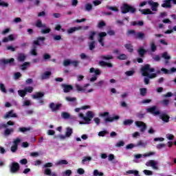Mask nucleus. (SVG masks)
<instances>
[{
    "mask_svg": "<svg viewBox=\"0 0 176 176\" xmlns=\"http://www.w3.org/2000/svg\"><path fill=\"white\" fill-rule=\"evenodd\" d=\"M147 113L155 116H159V119L162 120V122L168 123L170 122V116L166 113H160V111L156 110V106H153L147 108Z\"/></svg>",
    "mask_w": 176,
    "mask_h": 176,
    "instance_id": "nucleus-1",
    "label": "nucleus"
},
{
    "mask_svg": "<svg viewBox=\"0 0 176 176\" xmlns=\"http://www.w3.org/2000/svg\"><path fill=\"white\" fill-rule=\"evenodd\" d=\"M78 117L84 120V121L85 122H80V124H89V122H91V119H94V122H95V124H98L100 123V119H98V118H93V117H94V115H93V112L91 111H87V113H85V116H83V113H80L78 114Z\"/></svg>",
    "mask_w": 176,
    "mask_h": 176,
    "instance_id": "nucleus-2",
    "label": "nucleus"
},
{
    "mask_svg": "<svg viewBox=\"0 0 176 176\" xmlns=\"http://www.w3.org/2000/svg\"><path fill=\"white\" fill-rule=\"evenodd\" d=\"M155 72V68H151V65L146 64L143 65V67H141V76L147 77V79H153L156 78V74H151Z\"/></svg>",
    "mask_w": 176,
    "mask_h": 176,
    "instance_id": "nucleus-3",
    "label": "nucleus"
},
{
    "mask_svg": "<svg viewBox=\"0 0 176 176\" xmlns=\"http://www.w3.org/2000/svg\"><path fill=\"white\" fill-rule=\"evenodd\" d=\"M52 167V163L47 162L45 164H43V168H51ZM43 174L46 176H56V173L54 172H52L50 168H45L43 170Z\"/></svg>",
    "mask_w": 176,
    "mask_h": 176,
    "instance_id": "nucleus-4",
    "label": "nucleus"
},
{
    "mask_svg": "<svg viewBox=\"0 0 176 176\" xmlns=\"http://www.w3.org/2000/svg\"><path fill=\"white\" fill-rule=\"evenodd\" d=\"M121 12L122 13H129V12L134 13V12H135V8L133 6H129L128 4H124L121 7Z\"/></svg>",
    "mask_w": 176,
    "mask_h": 176,
    "instance_id": "nucleus-5",
    "label": "nucleus"
},
{
    "mask_svg": "<svg viewBox=\"0 0 176 176\" xmlns=\"http://www.w3.org/2000/svg\"><path fill=\"white\" fill-rule=\"evenodd\" d=\"M10 173H16L18 170H20V165L17 162H12L10 166Z\"/></svg>",
    "mask_w": 176,
    "mask_h": 176,
    "instance_id": "nucleus-6",
    "label": "nucleus"
},
{
    "mask_svg": "<svg viewBox=\"0 0 176 176\" xmlns=\"http://www.w3.org/2000/svg\"><path fill=\"white\" fill-rule=\"evenodd\" d=\"M18 144H20V139L16 138L14 141H12V146H10V152L16 153L18 151Z\"/></svg>",
    "mask_w": 176,
    "mask_h": 176,
    "instance_id": "nucleus-7",
    "label": "nucleus"
},
{
    "mask_svg": "<svg viewBox=\"0 0 176 176\" xmlns=\"http://www.w3.org/2000/svg\"><path fill=\"white\" fill-rule=\"evenodd\" d=\"M62 107V104H54V102L49 103V109H51L52 112H56L60 110V107Z\"/></svg>",
    "mask_w": 176,
    "mask_h": 176,
    "instance_id": "nucleus-8",
    "label": "nucleus"
},
{
    "mask_svg": "<svg viewBox=\"0 0 176 176\" xmlns=\"http://www.w3.org/2000/svg\"><path fill=\"white\" fill-rule=\"evenodd\" d=\"M135 126H138V128H141V129H140L141 133L145 132V130L146 129V125L144 122L141 121H135Z\"/></svg>",
    "mask_w": 176,
    "mask_h": 176,
    "instance_id": "nucleus-9",
    "label": "nucleus"
},
{
    "mask_svg": "<svg viewBox=\"0 0 176 176\" xmlns=\"http://www.w3.org/2000/svg\"><path fill=\"white\" fill-rule=\"evenodd\" d=\"M0 63L2 65H8L12 66L14 65V58H10V59H1Z\"/></svg>",
    "mask_w": 176,
    "mask_h": 176,
    "instance_id": "nucleus-10",
    "label": "nucleus"
},
{
    "mask_svg": "<svg viewBox=\"0 0 176 176\" xmlns=\"http://www.w3.org/2000/svg\"><path fill=\"white\" fill-rule=\"evenodd\" d=\"M148 3L151 6V10H153V12H157V8H159V3L151 0L148 2Z\"/></svg>",
    "mask_w": 176,
    "mask_h": 176,
    "instance_id": "nucleus-11",
    "label": "nucleus"
},
{
    "mask_svg": "<svg viewBox=\"0 0 176 176\" xmlns=\"http://www.w3.org/2000/svg\"><path fill=\"white\" fill-rule=\"evenodd\" d=\"M61 87H63V91L65 93H69L70 91L74 89V87L72 85L63 84L61 85Z\"/></svg>",
    "mask_w": 176,
    "mask_h": 176,
    "instance_id": "nucleus-12",
    "label": "nucleus"
},
{
    "mask_svg": "<svg viewBox=\"0 0 176 176\" xmlns=\"http://www.w3.org/2000/svg\"><path fill=\"white\" fill-rule=\"evenodd\" d=\"M17 115H16V113H14V111L13 110H10V111L7 112V113L5 114V116H3V118L5 119H8L10 118H16Z\"/></svg>",
    "mask_w": 176,
    "mask_h": 176,
    "instance_id": "nucleus-13",
    "label": "nucleus"
},
{
    "mask_svg": "<svg viewBox=\"0 0 176 176\" xmlns=\"http://www.w3.org/2000/svg\"><path fill=\"white\" fill-rule=\"evenodd\" d=\"M119 119L120 116H114L113 117H107L106 118H104V123L112 122Z\"/></svg>",
    "mask_w": 176,
    "mask_h": 176,
    "instance_id": "nucleus-14",
    "label": "nucleus"
},
{
    "mask_svg": "<svg viewBox=\"0 0 176 176\" xmlns=\"http://www.w3.org/2000/svg\"><path fill=\"white\" fill-rule=\"evenodd\" d=\"M145 54H146V50L143 49V47H140V49H138V54L140 58L145 57Z\"/></svg>",
    "mask_w": 176,
    "mask_h": 176,
    "instance_id": "nucleus-15",
    "label": "nucleus"
},
{
    "mask_svg": "<svg viewBox=\"0 0 176 176\" xmlns=\"http://www.w3.org/2000/svg\"><path fill=\"white\" fill-rule=\"evenodd\" d=\"M45 94L43 92H36L35 94L32 95V98L34 100H38L44 97Z\"/></svg>",
    "mask_w": 176,
    "mask_h": 176,
    "instance_id": "nucleus-16",
    "label": "nucleus"
},
{
    "mask_svg": "<svg viewBox=\"0 0 176 176\" xmlns=\"http://www.w3.org/2000/svg\"><path fill=\"white\" fill-rule=\"evenodd\" d=\"M89 87V84H85L84 85V87L79 86V85H76V91H78V92H85V88Z\"/></svg>",
    "mask_w": 176,
    "mask_h": 176,
    "instance_id": "nucleus-17",
    "label": "nucleus"
},
{
    "mask_svg": "<svg viewBox=\"0 0 176 176\" xmlns=\"http://www.w3.org/2000/svg\"><path fill=\"white\" fill-rule=\"evenodd\" d=\"M16 36L14 34H10L8 37H6L3 39V42H4L5 43L10 41H14V38Z\"/></svg>",
    "mask_w": 176,
    "mask_h": 176,
    "instance_id": "nucleus-18",
    "label": "nucleus"
},
{
    "mask_svg": "<svg viewBox=\"0 0 176 176\" xmlns=\"http://www.w3.org/2000/svg\"><path fill=\"white\" fill-rule=\"evenodd\" d=\"M98 36H99V39H98L99 43H102V42H104V36H107V32H102L98 34Z\"/></svg>",
    "mask_w": 176,
    "mask_h": 176,
    "instance_id": "nucleus-19",
    "label": "nucleus"
},
{
    "mask_svg": "<svg viewBox=\"0 0 176 176\" xmlns=\"http://www.w3.org/2000/svg\"><path fill=\"white\" fill-rule=\"evenodd\" d=\"M50 76H51V72H45L41 74V80L49 79Z\"/></svg>",
    "mask_w": 176,
    "mask_h": 176,
    "instance_id": "nucleus-20",
    "label": "nucleus"
},
{
    "mask_svg": "<svg viewBox=\"0 0 176 176\" xmlns=\"http://www.w3.org/2000/svg\"><path fill=\"white\" fill-rule=\"evenodd\" d=\"M151 155H155V153L149 152L147 154H145L144 155H141V154H135V159H141L142 157H149Z\"/></svg>",
    "mask_w": 176,
    "mask_h": 176,
    "instance_id": "nucleus-21",
    "label": "nucleus"
},
{
    "mask_svg": "<svg viewBox=\"0 0 176 176\" xmlns=\"http://www.w3.org/2000/svg\"><path fill=\"white\" fill-rule=\"evenodd\" d=\"M139 11L142 14H153V12H152L149 8L139 10Z\"/></svg>",
    "mask_w": 176,
    "mask_h": 176,
    "instance_id": "nucleus-22",
    "label": "nucleus"
},
{
    "mask_svg": "<svg viewBox=\"0 0 176 176\" xmlns=\"http://www.w3.org/2000/svg\"><path fill=\"white\" fill-rule=\"evenodd\" d=\"M162 58H164V64L165 65H168V63H169V60H170V56H168V53L167 52H164L162 53Z\"/></svg>",
    "mask_w": 176,
    "mask_h": 176,
    "instance_id": "nucleus-23",
    "label": "nucleus"
},
{
    "mask_svg": "<svg viewBox=\"0 0 176 176\" xmlns=\"http://www.w3.org/2000/svg\"><path fill=\"white\" fill-rule=\"evenodd\" d=\"M79 30H82V26L79 27H74V28H71L67 30V34H72L75 32V31H79Z\"/></svg>",
    "mask_w": 176,
    "mask_h": 176,
    "instance_id": "nucleus-24",
    "label": "nucleus"
},
{
    "mask_svg": "<svg viewBox=\"0 0 176 176\" xmlns=\"http://www.w3.org/2000/svg\"><path fill=\"white\" fill-rule=\"evenodd\" d=\"M18 92H28L32 94V92H33V87H28L24 88V89L18 90Z\"/></svg>",
    "mask_w": 176,
    "mask_h": 176,
    "instance_id": "nucleus-25",
    "label": "nucleus"
},
{
    "mask_svg": "<svg viewBox=\"0 0 176 176\" xmlns=\"http://www.w3.org/2000/svg\"><path fill=\"white\" fill-rule=\"evenodd\" d=\"M144 38H145V34L144 32H140L135 34V39H144Z\"/></svg>",
    "mask_w": 176,
    "mask_h": 176,
    "instance_id": "nucleus-26",
    "label": "nucleus"
},
{
    "mask_svg": "<svg viewBox=\"0 0 176 176\" xmlns=\"http://www.w3.org/2000/svg\"><path fill=\"white\" fill-rule=\"evenodd\" d=\"M171 0H166L164 3L162 4V8H171Z\"/></svg>",
    "mask_w": 176,
    "mask_h": 176,
    "instance_id": "nucleus-27",
    "label": "nucleus"
},
{
    "mask_svg": "<svg viewBox=\"0 0 176 176\" xmlns=\"http://www.w3.org/2000/svg\"><path fill=\"white\" fill-rule=\"evenodd\" d=\"M37 45H34L32 47L31 53L32 56H37Z\"/></svg>",
    "mask_w": 176,
    "mask_h": 176,
    "instance_id": "nucleus-28",
    "label": "nucleus"
},
{
    "mask_svg": "<svg viewBox=\"0 0 176 176\" xmlns=\"http://www.w3.org/2000/svg\"><path fill=\"white\" fill-rule=\"evenodd\" d=\"M68 164V161H66V160H60L58 161H56V166H63V165H67Z\"/></svg>",
    "mask_w": 176,
    "mask_h": 176,
    "instance_id": "nucleus-29",
    "label": "nucleus"
},
{
    "mask_svg": "<svg viewBox=\"0 0 176 176\" xmlns=\"http://www.w3.org/2000/svg\"><path fill=\"white\" fill-rule=\"evenodd\" d=\"M126 174L133 175V176H139V171H137L135 170H129L128 171H126Z\"/></svg>",
    "mask_w": 176,
    "mask_h": 176,
    "instance_id": "nucleus-30",
    "label": "nucleus"
},
{
    "mask_svg": "<svg viewBox=\"0 0 176 176\" xmlns=\"http://www.w3.org/2000/svg\"><path fill=\"white\" fill-rule=\"evenodd\" d=\"M89 73H95V76L100 75V70L99 69H95V68H89Z\"/></svg>",
    "mask_w": 176,
    "mask_h": 176,
    "instance_id": "nucleus-31",
    "label": "nucleus"
},
{
    "mask_svg": "<svg viewBox=\"0 0 176 176\" xmlns=\"http://www.w3.org/2000/svg\"><path fill=\"white\" fill-rule=\"evenodd\" d=\"M133 146H141V148H145V146H146V142H143V141H138V144H133Z\"/></svg>",
    "mask_w": 176,
    "mask_h": 176,
    "instance_id": "nucleus-32",
    "label": "nucleus"
},
{
    "mask_svg": "<svg viewBox=\"0 0 176 176\" xmlns=\"http://www.w3.org/2000/svg\"><path fill=\"white\" fill-rule=\"evenodd\" d=\"M146 166L153 167V168H156V162L153 160H149V162H147V164H146Z\"/></svg>",
    "mask_w": 176,
    "mask_h": 176,
    "instance_id": "nucleus-33",
    "label": "nucleus"
},
{
    "mask_svg": "<svg viewBox=\"0 0 176 176\" xmlns=\"http://www.w3.org/2000/svg\"><path fill=\"white\" fill-rule=\"evenodd\" d=\"M28 131H30V128H26V127L18 128V133H24L28 132Z\"/></svg>",
    "mask_w": 176,
    "mask_h": 176,
    "instance_id": "nucleus-34",
    "label": "nucleus"
},
{
    "mask_svg": "<svg viewBox=\"0 0 176 176\" xmlns=\"http://www.w3.org/2000/svg\"><path fill=\"white\" fill-rule=\"evenodd\" d=\"M36 27H38V28H46V24H43L42 21H41V20H38L36 21Z\"/></svg>",
    "mask_w": 176,
    "mask_h": 176,
    "instance_id": "nucleus-35",
    "label": "nucleus"
},
{
    "mask_svg": "<svg viewBox=\"0 0 176 176\" xmlns=\"http://www.w3.org/2000/svg\"><path fill=\"white\" fill-rule=\"evenodd\" d=\"M146 95V88L140 89V96H141V97H145Z\"/></svg>",
    "mask_w": 176,
    "mask_h": 176,
    "instance_id": "nucleus-36",
    "label": "nucleus"
},
{
    "mask_svg": "<svg viewBox=\"0 0 176 176\" xmlns=\"http://www.w3.org/2000/svg\"><path fill=\"white\" fill-rule=\"evenodd\" d=\"M116 58L120 60H126L127 59V56L126 54H122L116 56Z\"/></svg>",
    "mask_w": 176,
    "mask_h": 176,
    "instance_id": "nucleus-37",
    "label": "nucleus"
},
{
    "mask_svg": "<svg viewBox=\"0 0 176 176\" xmlns=\"http://www.w3.org/2000/svg\"><path fill=\"white\" fill-rule=\"evenodd\" d=\"M124 47H125L126 50H128V52H133V46L131 45H125Z\"/></svg>",
    "mask_w": 176,
    "mask_h": 176,
    "instance_id": "nucleus-38",
    "label": "nucleus"
},
{
    "mask_svg": "<svg viewBox=\"0 0 176 176\" xmlns=\"http://www.w3.org/2000/svg\"><path fill=\"white\" fill-rule=\"evenodd\" d=\"M160 72H162V74H170V71L165 68H162L160 69V70L157 71V74H160Z\"/></svg>",
    "mask_w": 176,
    "mask_h": 176,
    "instance_id": "nucleus-39",
    "label": "nucleus"
},
{
    "mask_svg": "<svg viewBox=\"0 0 176 176\" xmlns=\"http://www.w3.org/2000/svg\"><path fill=\"white\" fill-rule=\"evenodd\" d=\"M45 41V37H38L36 41H34V45H39Z\"/></svg>",
    "mask_w": 176,
    "mask_h": 176,
    "instance_id": "nucleus-40",
    "label": "nucleus"
},
{
    "mask_svg": "<svg viewBox=\"0 0 176 176\" xmlns=\"http://www.w3.org/2000/svg\"><path fill=\"white\" fill-rule=\"evenodd\" d=\"M131 124H133V120H124V122H123L124 126H129V125H131Z\"/></svg>",
    "mask_w": 176,
    "mask_h": 176,
    "instance_id": "nucleus-41",
    "label": "nucleus"
},
{
    "mask_svg": "<svg viewBox=\"0 0 176 176\" xmlns=\"http://www.w3.org/2000/svg\"><path fill=\"white\" fill-rule=\"evenodd\" d=\"M25 60V56L23 54L18 55V62H23Z\"/></svg>",
    "mask_w": 176,
    "mask_h": 176,
    "instance_id": "nucleus-42",
    "label": "nucleus"
},
{
    "mask_svg": "<svg viewBox=\"0 0 176 176\" xmlns=\"http://www.w3.org/2000/svg\"><path fill=\"white\" fill-rule=\"evenodd\" d=\"M107 9H109V10H113V12H118V7L116 6H107Z\"/></svg>",
    "mask_w": 176,
    "mask_h": 176,
    "instance_id": "nucleus-43",
    "label": "nucleus"
},
{
    "mask_svg": "<svg viewBox=\"0 0 176 176\" xmlns=\"http://www.w3.org/2000/svg\"><path fill=\"white\" fill-rule=\"evenodd\" d=\"M60 116L61 118H63V119H65V120L69 118V114L66 112H63V113L60 114Z\"/></svg>",
    "mask_w": 176,
    "mask_h": 176,
    "instance_id": "nucleus-44",
    "label": "nucleus"
},
{
    "mask_svg": "<svg viewBox=\"0 0 176 176\" xmlns=\"http://www.w3.org/2000/svg\"><path fill=\"white\" fill-rule=\"evenodd\" d=\"M107 24L104 21H100L98 23V28H102V27H105Z\"/></svg>",
    "mask_w": 176,
    "mask_h": 176,
    "instance_id": "nucleus-45",
    "label": "nucleus"
},
{
    "mask_svg": "<svg viewBox=\"0 0 176 176\" xmlns=\"http://www.w3.org/2000/svg\"><path fill=\"white\" fill-rule=\"evenodd\" d=\"M12 132H14V129H5V135H10V133H12Z\"/></svg>",
    "mask_w": 176,
    "mask_h": 176,
    "instance_id": "nucleus-46",
    "label": "nucleus"
},
{
    "mask_svg": "<svg viewBox=\"0 0 176 176\" xmlns=\"http://www.w3.org/2000/svg\"><path fill=\"white\" fill-rule=\"evenodd\" d=\"M96 32H89V39H90V41H93L94 39V36H96Z\"/></svg>",
    "mask_w": 176,
    "mask_h": 176,
    "instance_id": "nucleus-47",
    "label": "nucleus"
},
{
    "mask_svg": "<svg viewBox=\"0 0 176 176\" xmlns=\"http://www.w3.org/2000/svg\"><path fill=\"white\" fill-rule=\"evenodd\" d=\"M66 137H69L72 135V129H70L69 127L66 128V133L65 135Z\"/></svg>",
    "mask_w": 176,
    "mask_h": 176,
    "instance_id": "nucleus-48",
    "label": "nucleus"
},
{
    "mask_svg": "<svg viewBox=\"0 0 176 176\" xmlns=\"http://www.w3.org/2000/svg\"><path fill=\"white\" fill-rule=\"evenodd\" d=\"M101 59H103L104 60H112V56H110V55L101 56Z\"/></svg>",
    "mask_w": 176,
    "mask_h": 176,
    "instance_id": "nucleus-49",
    "label": "nucleus"
},
{
    "mask_svg": "<svg viewBox=\"0 0 176 176\" xmlns=\"http://www.w3.org/2000/svg\"><path fill=\"white\" fill-rule=\"evenodd\" d=\"M136 34H137V32H135V31L134 30H131L127 31V34L128 35H133V38L135 37Z\"/></svg>",
    "mask_w": 176,
    "mask_h": 176,
    "instance_id": "nucleus-50",
    "label": "nucleus"
},
{
    "mask_svg": "<svg viewBox=\"0 0 176 176\" xmlns=\"http://www.w3.org/2000/svg\"><path fill=\"white\" fill-rule=\"evenodd\" d=\"M91 9H93V6H91V4L87 3L85 5V10H87V12H90V10H91Z\"/></svg>",
    "mask_w": 176,
    "mask_h": 176,
    "instance_id": "nucleus-51",
    "label": "nucleus"
},
{
    "mask_svg": "<svg viewBox=\"0 0 176 176\" xmlns=\"http://www.w3.org/2000/svg\"><path fill=\"white\" fill-rule=\"evenodd\" d=\"M72 175V170H66L65 172H63V176H69Z\"/></svg>",
    "mask_w": 176,
    "mask_h": 176,
    "instance_id": "nucleus-52",
    "label": "nucleus"
},
{
    "mask_svg": "<svg viewBox=\"0 0 176 176\" xmlns=\"http://www.w3.org/2000/svg\"><path fill=\"white\" fill-rule=\"evenodd\" d=\"M69 64H72V60H69L68 59L65 60V61L63 62V65H65V67H68Z\"/></svg>",
    "mask_w": 176,
    "mask_h": 176,
    "instance_id": "nucleus-53",
    "label": "nucleus"
},
{
    "mask_svg": "<svg viewBox=\"0 0 176 176\" xmlns=\"http://www.w3.org/2000/svg\"><path fill=\"white\" fill-rule=\"evenodd\" d=\"M143 174H145V175L151 176L153 175V171L148 170H143Z\"/></svg>",
    "mask_w": 176,
    "mask_h": 176,
    "instance_id": "nucleus-54",
    "label": "nucleus"
},
{
    "mask_svg": "<svg viewBox=\"0 0 176 176\" xmlns=\"http://www.w3.org/2000/svg\"><path fill=\"white\" fill-rule=\"evenodd\" d=\"M112 65V63H109L103 60L99 61V66L104 67V65Z\"/></svg>",
    "mask_w": 176,
    "mask_h": 176,
    "instance_id": "nucleus-55",
    "label": "nucleus"
},
{
    "mask_svg": "<svg viewBox=\"0 0 176 176\" xmlns=\"http://www.w3.org/2000/svg\"><path fill=\"white\" fill-rule=\"evenodd\" d=\"M104 174L101 172H98L97 170H94V176H102Z\"/></svg>",
    "mask_w": 176,
    "mask_h": 176,
    "instance_id": "nucleus-56",
    "label": "nucleus"
},
{
    "mask_svg": "<svg viewBox=\"0 0 176 176\" xmlns=\"http://www.w3.org/2000/svg\"><path fill=\"white\" fill-rule=\"evenodd\" d=\"M52 31L50 28L42 29L41 34H49Z\"/></svg>",
    "mask_w": 176,
    "mask_h": 176,
    "instance_id": "nucleus-57",
    "label": "nucleus"
},
{
    "mask_svg": "<svg viewBox=\"0 0 176 176\" xmlns=\"http://www.w3.org/2000/svg\"><path fill=\"white\" fill-rule=\"evenodd\" d=\"M162 105H164V107L168 106V104H170V100L168 99L162 100Z\"/></svg>",
    "mask_w": 176,
    "mask_h": 176,
    "instance_id": "nucleus-58",
    "label": "nucleus"
},
{
    "mask_svg": "<svg viewBox=\"0 0 176 176\" xmlns=\"http://www.w3.org/2000/svg\"><path fill=\"white\" fill-rule=\"evenodd\" d=\"M107 133L108 132H107V131H101L98 133V135H99V137H104Z\"/></svg>",
    "mask_w": 176,
    "mask_h": 176,
    "instance_id": "nucleus-59",
    "label": "nucleus"
},
{
    "mask_svg": "<svg viewBox=\"0 0 176 176\" xmlns=\"http://www.w3.org/2000/svg\"><path fill=\"white\" fill-rule=\"evenodd\" d=\"M30 92H24V91H18V96H20V98H23L25 96L26 94Z\"/></svg>",
    "mask_w": 176,
    "mask_h": 176,
    "instance_id": "nucleus-60",
    "label": "nucleus"
},
{
    "mask_svg": "<svg viewBox=\"0 0 176 176\" xmlns=\"http://www.w3.org/2000/svg\"><path fill=\"white\" fill-rule=\"evenodd\" d=\"M135 73V72H133V70H130L125 72L126 76H133V74Z\"/></svg>",
    "mask_w": 176,
    "mask_h": 176,
    "instance_id": "nucleus-61",
    "label": "nucleus"
},
{
    "mask_svg": "<svg viewBox=\"0 0 176 176\" xmlns=\"http://www.w3.org/2000/svg\"><path fill=\"white\" fill-rule=\"evenodd\" d=\"M0 6H3V8H8V6H9V4L8 3H6L5 1H3L2 0H0Z\"/></svg>",
    "mask_w": 176,
    "mask_h": 176,
    "instance_id": "nucleus-62",
    "label": "nucleus"
},
{
    "mask_svg": "<svg viewBox=\"0 0 176 176\" xmlns=\"http://www.w3.org/2000/svg\"><path fill=\"white\" fill-rule=\"evenodd\" d=\"M28 65H30V63L25 62V63H23L21 65V69L25 70V68L28 67Z\"/></svg>",
    "mask_w": 176,
    "mask_h": 176,
    "instance_id": "nucleus-63",
    "label": "nucleus"
},
{
    "mask_svg": "<svg viewBox=\"0 0 176 176\" xmlns=\"http://www.w3.org/2000/svg\"><path fill=\"white\" fill-rule=\"evenodd\" d=\"M91 161V157H85L84 160H82V164L85 163V162Z\"/></svg>",
    "mask_w": 176,
    "mask_h": 176,
    "instance_id": "nucleus-64",
    "label": "nucleus"
}]
</instances>
